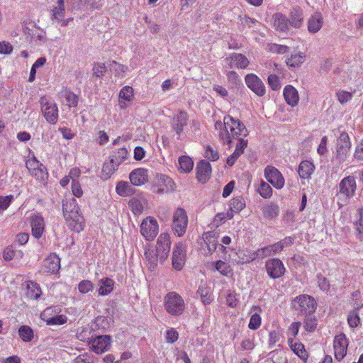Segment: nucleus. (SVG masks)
I'll return each instance as SVG.
<instances>
[{
	"mask_svg": "<svg viewBox=\"0 0 363 363\" xmlns=\"http://www.w3.org/2000/svg\"><path fill=\"white\" fill-rule=\"evenodd\" d=\"M215 129L219 131V140L230 147L232 138H238L235 153L241 155L245 147L247 146V140L241 138L248 135V130L245 125L239 120L233 118L228 115L224 116L223 121H217L214 124Z\"/></svg>",
	"mask_w": 363,
	"mask_h": 363,
	"instance_id": "obj_1",
	"label": "nucleus"
},
{
	"mask_svg": "<svg viewBox=\"0 0 363 363\" xmlns=\"http://www.w3.org/2000/svg\"><path fill=\"white\" fill-rule=\"evenodd\" d=\"M164 306L168 313L174 316H179L183 313L185 309V303L179 294L172 291L165 295Z\"/></svg>",
	"mask_w": 363,
	"mask_h": 363,
	"instance_id": "obj_2",
	"label": "nucleus"
},
{
	"mask_svg": "<svg viewBox=\"0 0 363 363\" xmlns=\"http://www.w3.org/2000/svg\"><path fill=\"white\" fill-rule=\"evenodd\" d=\"M292 304L296 311L305 315L313 313L317 306L315 300L306 294L296 296L293 300Z\"/></svg>",
	"mask_w": 363,
	"mask_h": 363,
	"instance_id": "obj_3",
	"label": "nucleus"
},
{
	"mask_svg": "<svg viewBox=\"0 0 363 363\" xmlns=\"http://www.w3.org/2000/svg\"><path fill=\"white\" fill-rule=\"evenodd\" d=\"M41 111L46 121L55 124L58 119V108L57 104L48 100L45 96L41 97L40 100Z\"/></svg>",
	"mask_w": 363,
	"mask_h": 363,
	"instance_id": "obj_4",
	"label": "nucleus"
},
{
	"mask_svg": "<svg viewBox=\"0 0 363 363\" xmlns=\"http://www.w3.org/2000/svg\"><path fill=\"white\" fill-rule=\"evenodd\" d=\"M350 148L351 143L348 134L345 132L341 133L337 140L335 152V158L340 163L345 160Z\"/></svg>",
	"mask_w": 363,
	"mask_h": 363,
	"instance_id": "obj_5",
	"label": "nucleus"
},
{
	"mask_svg": "<svg viewBox=\"0 0 363 363\" xmlns=\"http://www.w3.org/2000/svg\"><path fill=\"white\" fill-rule=\"evenodd\" d=\"M159 226L155 218L148 216L140 225V233L147 240H152L158 233Z\"/></svg>",
	"mask_w": 363,
	"mask_h": 363,
	"instance_id": "obj_6",
	"label": "nucleus"
},
{
	"mask_svg": "<svg viewBox=\"0 0 363 363\" xmlns=\"http://www.w3.org/2000/svg\"><path fill=\"white\" fill-rule=\"evenodd\" d=\"M171 247L170 236L168 233H161L157 240L156 252L161 263L168 257Z\"/></svg>",
	"mask_w": 363,
	"mask_h": 363,
	"instance_id": "obj_7",
	"label": "nucleus"
},
{
	"mask_svg": "<svg viewBox=\"0 0 363 363\" xmlns=\"http://www.w3.org/2000/svg\"><path fill=\"white\" fill-rule=\"evenodd\" d=\"M188 218L186 211L183 208H178L173 218L172 228L178 236L183 235L186 230Z\"/></svg>",
	"mask_w": 363,
	"mask_h": 363,
	"instance_id": "obj_8",
	"label": "nucleus"
},
{
	"mask_svg": "<svg viewBox=\"0 0 363 363\" xmlns=\"http://www.w3.org/2000/svg\"><path fill=\"white\" fill-rule=\"evenodd\" d=\"M247 86L258 96H263L266 94V87L262 79L256 74L250 73L245 77Z\"/></svg>",
	"mask_w": 363,
	"mask_h": 363,
	"instance_id": "obj_9",
	"label": "nucleus"
},
{
	"mask_svg": "<svg viewBox=\"0 0 363 363\" xmlns=\"http://www.w3.org/2000/svg\"><path fill=\"white\" fill-rule=\"evenodd\" d=\"M265 267L268 275L274 279L282 277L286 270L283 262L277 258L267 260L265 264Z\"/></svg>",
	"mask_w": 363,
	"mask_h": 363,
	"instance_id": "obj_10",
	"label": "nucleus"
},
{
	"mask_svg": "<svg viewBox=\"0 0 363 363\" xmlns=\"http://www.w3.org/2000/svg\"><path fill=\"white\" fill-rule=\"evenodd\" d=\"M266 179L276 189H280L284 186V178L274 167L267 166L264 169Z\"/></svg>",
	"mask_w": 363,
	"mask_h": 363,
	"instance_id": "obj_11",
	"label": "nucleus"
},
{
	"mask_svg": "<svg viewBox=\"0 0 363 363\" xmlns=\"http://www.w3.org/2000/svg\"><path fill=\"white\" fill-rule=\"evenodd\" d=\"M111 338L109 335H99L91 339L89 345L92 350L97 354H102L111 347Z\"/></svg>",
	"mask_w": 363,
	"mask_h": 363,
	"instance_id": "obj_12",
	"label": "nucleus"
},
{
	"mask_svg": "<svg viewBox=\"0 0 363 363\" xmlns=\"http://www.w3.org/2000/svg\"><path fill=\"white\" fill-rule=\"evenodd\" d=\"M348 341L346 335L343 333L335 337L333 342L335 357L337 360L342 359L347 354Z\"/></svg>",
	"mask_w": 363,
	"mask_h": 363,
	"instance_id": "obj_13",
	"label": "nucleus"
},
{
	"mask_svg": "<svg viewBox=\"0 0 363 363\" xmlns=\"http://www.w3.org/2000/svg\"><path fill=\"white\" fill-rule=\"evenodd\" d=\"M186 247L182 242L176 244L172 252V266L177 270H181L184 264Z\"/></svg>",
	"mask_w": 363,
	"mask_h": 363,
	"instance_id": "obj_14",
	"label": "nucleus"
},
{
	"mask_svg": "<svg viewBox=\"0 0 363 363\" xmlns=\"http://www.w3.org/2000/svg\"><path fill=\"white\" fill-rule=\"evenodd\" d=\"M173 180L162 174H157L155 179V190L154 191L157 194L167 192L173 189Z\"/></svg>",
	"mask_w": 363,
	"mask_h": 363,
	"instance_id": "obj_15",
	"label": "nucleus"
},
{
	"mask_svg": "<svg viewBox=\"0 0 363 363\" xmlns=\"http://www.w3.org/2000/svg\"><path fill=\"white\" fill-rule=\"evenodd\" d=\"M339 194L350 199L354 196L356 189V181L354 177L349 176L344 178L339 184Z\"/></svg>",
	"mask_w": 363,
	"mask_h": 363,
	"instance_id": "obj_16",
	"label": "nucleus"
},
{
	"mask_svg": "<svg viewBox=\"0 0 363 363\" xmlns=\"http://www.w3.org/2000/svg\"><path fill=\"white\" fill-rule=\"evenodd\" d=\"M225 61L230 68L245 69L250 64L246 56L241 53H232L225 58Z\"/></svg>",
	"mask_w": 363,
	"mask_h": 363,
	"instance_id": "obj_17",
	"label": "nucleus"
},
{
	"mask_svg": "<svg viewBox=\"0 0 363 363\" xmlns=\"http://www.w3.org/2000/svg\"><path fill=\"white\" fill-rule=\"evenodd\" d=\"M189 116L186 111H180L177 115H174L172 120V128L179 136L182 133L184 128L187 125Z\"/></svg>",
	"mask_w": 363,
	"mask_h": 363,
	"instance_id": "obj_18",
	"label": "nucleus"
},
{
	"mask_svg": "<svg viewBox=\"0 0 363 363\" xmlns=\"http://www.w3.org/2000/svg\"><path fill=\"white\" fill-rule=\"evenodd\" d=\"M273 27L278 31L281 33H287L290 30V23L288 18L282 13L277 12L272 16Z\"/></svg>",
	"mask_w": 363,
	"mask_h": 363,
	"instance_id": "obj_19",
	"label": "nucleus"
},
{
	"mask_svg": "<svg viewBox=\"0 0 363 363\" xmlns=\"http://www.w3.org/2000/svg\"><path fill=\"white\" fill-rule=\"evenodd\" d=\"M30 223L33 236L39 239L44 231L45 223L43 218L38 214H33L30 216Z\"/></svg>",
	"mask_w": 363,
	"mask_h": 363,
	"instance_id": "obj_20",
	"label": "nucleus"
},
{
	"mask_svg": "<svg viewBox=\"0 0 363 363\" xmlns=\"http://www.w3.org/2000/svg\"><path fill=\"white\" fill-rule=\"evenodd\" d=\"M68 227L77 233H79L84 229V218L77 212L72 215L67 214L65 218Z\"/></svg>",
	"mask_w": 363,
	"mask_h": 363,
	"instance_id": "obj_21",
	"label": "nucleus"
},
{
	"mask_svg": "<svg viewBox=\"0 0 363 363\" xmlns=\"http://www.w3.org/2000/svg\"><path fill=\"white\" fill-rule=\"evenodd\" d=\"M130 182L134 186H141L148 182L147 170L143 168L135 169L129 175Z\"/></svg>",
	"mask_w": 363,
	"mask_h": 363,
	"instance_id": "obj_22",
	"label": "nucleus"
},
{
	"mask_svg": "<svg viewBox=\"0 0 363 363\" xmlns=\"http://www.w3.org/2000/svg\"><path fill=\"white\" fill-rule=\"evenodd\" d=\"M211 173V167L208 162L201 160L196 166V177L200 182H206Z\"/></svg>",
	"mask_w": 363,
	"mask_h": 363,
	"instance_id": "obj_23",
	"label": "nucleus"
},
{
	"mask_svg": "<svg viewBox=\"0 0 363 363\" xmlns=\"http://www.w3.org/2000/svg\"><path fill=\"white\" fill-rule=\"evenodd\" d=\"M290 28H299L303 25V11L300 7L293 8L289 13L288 18Z\"/></svg>",
	"mask_w": 363,
	"mask_h": 363,
	"instance_id": "obj_24",
	"label": "nucleus"
},
{
	"mask_svg": "<svg viewBox=\"0 0 363 363\" xmlns=\"http://www.w3.org/2000/svg\"><path fill=\"white\" fill-rule=\"evenodd\" d=\"M284 97L289 106H296L299 101V95L298 91L291 85H286L283 91Z\"/></svg>",
	"mask_w": 363,
	"mask_h": 363,
	"instance_id": "obj_25",
	"label": "nucleus"
},
{
	"mask_svg": "<svg viewBox=\"0 0 363 363\" xmlns=\"http://www.w3.org/2000/svg\"><path fill=\"white\" fill-rule=\"evenodd\" d=\"M60 259L55 255H50L43 262V270L45 272L54 274L60 267Z\"/></svg>",
	"mask_w": 363,
	"mask_h": 363,
	"instance_id": "obj_26",
	"label": "nucleus"
},
{
	"mask_svg": "<svg viewBox=\"0 0 363 363\" xmlns=\"http://www.w3.org/2000/svg\"><path fill=\"white\" fill-rule=\"evenodd\" d=\"M59 97L62 103L69 107H76L78 104V96L67 89H62Z\"/></svg>",
	"mask_w": 363,
	"mask_h": 363,
	"instance_id": "obj_27",
	"label": "nucleus"
},
{
	"mask_svg": "<svg viewBox=\"0 0 363 363\" xmlns=\"http://www.w3.org/2000/svg\"><path fill=\"white\" fill-rule=\"evenodd\" d=\"M50 310H45L41 314L40 318L46 322L48 325H60L65 324L67 321V317L65 315H56L52 318H49Z\"/></svg>",
	"mask_w": 363,
	"mask_h": 363,
	"instance_id": "obj_28",
	"label": "nucleus"
},
{
	"mask_svg": "<svg viewBox=\"0 0 363 363\" xmlns=\"http://www.w3.org/2000/svg\"><path fill=\"white\" fill-rule=\"evenodd\" d=\"M147 200L142 195H138L132 198L129 203V207L135 215L140 214L147 206Z\"/></svg>",
	"mask_w": 363,
	"mask_h": 363,
	"instance_id": "obj_29",
	"label": "nucleus"
},
{
	"mask_svg": "<svg viewBox=\"0 0 363 363\" xmlns=\"http://www.w3.org/2000/svg\"><path fill=\"white\" fill-rule=\"evenodd\" d=\"M98 286L97 292L99 296H107L113 290L114 281L111 278H103L99 281Z\"/></svg>",
	"mask_w": 363,
	"mask_h": 363,
	"instance_id": "obj_30",
	"label": "nucleus"
},
{
	"mask_svg": "<svg viewBox=\"0 0 363 363\" xmlns=\"http://www.w3.org/2000/svg\"><path fill=\"white\" fill-rule=\"evenodd\" d=\"M133 98V89L131 86H124L119 93V106L121 109L128 107V102Z\"/></svg>",
	"mask_w": 363,
	"mask_h": 363,
	"instance_id": "obj_31",
	"label": "nucleus"
},
{
	"mask_svg": "<svg viewBox=\"0 0 363 363\" xmlns=\"http://www.w3.org/2000/svg\"><path fill=\"white\" fill-rule=\"evenodd\" d=\"M79 208L75 199L67 198L62 201V211L64 218L67 216V214L72 215L77 212H79Z\"/></svg>",
	"mask_w": 363,
	"mask_h": 363,
	"instance_id": "obj_32",
	"label": "nucleus"
},
{
	"mask_svg": "<svg viewBox=\"0 0 363 363\" xmlns=\"http://www.w3.org/2000/svg\"><path fill=\"white\" fill-rule=\"evenodd\" d=\"M323 19L320 13H314L308 21V30L311 33H315L320 30Z\"/></svg>",
	"mask_w": 363,
	"mask_h": 363,
	"instance_id": "obj_33",
	"label": "nucleus"
},
{
	"mask_svg": "<svg viewBox=\"0 0 363 363\" xmlns=\"http://www.w3.org/2000/svg\"><path fill=\"white\" fill-rule=\"evenodd\" d=\"M213 232H207L203 234V239L208 247V253L212 254L218 247L219 250H224L225 247L223 245H218L215 240Z\"/></svg>",
	"mask_w": 363,
	"mask_h": 363,
	"instance_id": "obj_34",
	"label": "nucleus"
},
{
	"mask_svg": "<svg viewBox=\"0 0 363 363\" xmlns=\"http://www.w3.org/2000/svg\"><path fill=\"white\" fill-rule=\"evenodd\" d=\"M314 164L308 160L302 161L298 166V174L302 179H308L314 172Z\"/></svg>",
	"mask_w": 363,
	"mask_h": 363,
	"instance_id": "obj_35",
	"label": "nucleus"
},
{
	"mask_svg": "<svg viewBox=\"0 0 363 363\" xmlns=\"http://www.w3.org/2000/svg\"><path fill=\"white\" fill-rule=\"evenodd\" d=\"M272 251L269 248V246H267L260 249H258L256 251H253L252 252L251 257H249L248 259H245L242 261V262H251L256 259H264L267 257L272 256Z\"/></svg>",
	"mask_w": 363,
	"mask_h": 363,
	"instance_id": "obj_36",
	"label": "nucleus"
},
{
	"mask_svg": "<svg viewBox=\"0 0 363 363\" xmlns=\"http://www.w3.org/2000/svg\"><path fill=\"white\" fill-rule=\"evenodd\" d=\"M65 14V1L57 0V5L51 10V18L52 21L62 20Z\"/></svg>",
	"mask_w": 363,
	"mask_h": 363,
	"instance_id": "obj_37",
	"label": "nucleus"
},
{
	"mask_svg": "<svg viewBox=\"0 0 363 363\" xmlns=\"http://www.w3.org/2000/svg\"><path fill=\"white\" fill-rule=\"evenodd\" d=\"M116 191L121 196H130L134 194L133 186L128 182L124 181H121L117 184Z\"/></svg>",
	"mask_w": 363,
	"mask_h": 363,
	"instance_id": "obj_38",
	"label": "nucleus"
},
{
	"mask_svg": "<svg viewBox=\"0 0 363 363\" xmlns=\"http://www.w3.org/2000/svg\"><path fill=\"white\" fill-rule=\"evenodd\" d=\"M42 294L41 289L36 282L29 281L27 282L26 295L30 299H38Z\"/></svg>",
	"mask_w": 363,
	"mask_h": 363,
	"instance_id": "obj_39",
	"label": "nucleus"
},
{
	"mask_svg": "<svg viewBox=\"0 0 363 363\" xmlns=\"http://www.w3.org/2000/svg\"><path fill=\"white\" fill-rule=\"evenodd\" d=\"M197 294L204 304H210L213 299L211 289L205 284L199 287Z\"/></svg>",
	"mask_w": 363,
	"mask_h": 363,
	"instance_id": "obj_40",
	"label": "nucleus"
},
{
	"mask_svg": "<svg viewBox=\"0 0 363 363\" xmlns=\"http://www.w3.org/2000/svg\"><path fill=\"white\" fill-rule=\"evenodd\" d=\"M145 256L147 262V266L151 271H153L157 265L159 256L157 253L155 252L154 250L148 249L145 252Z\"/></svg>",
	"mask_w": 363,
	"mask_h": 363,
	"instance_id": "obj_41",
	"label": "nucleus"
},
{
	"mask_svg": "<svg viewBox=\"0 0 363 363\" xmlns=\"http://www.w3.org/2000/svg\"><path fill=\"white\" fill-rule=\"evenodd\" d=\"M119 164L116 163L113 159L111 158L108 162H105L103 166L102 172L105 175L104 179H108L117 169Z\"/></svg>",
	"mask_w": 363,
	"mask_h": 363,
	"instance_id": "obj_42",
	"label": "nucleus"
},
{
	"mask_svg": "<svg viewBox=\"0 0 363 363\" xmlns=\"http://www.w3.org/2000/svg\"><path fill=\"white\" fill-rule=\"evenodd\" d=\"M229 207L235 213H238L245 207V199L241 196L233 198L230 201Z\"/></svg>",
	"mask_w": 363,
	"mask_h": 363,
	"instance_id": "obj_43",
	"label": "nucleus"
},
{
	"mask_svg": "<svg viewBox=\"0 0 363 363\" xmlns=\"http://www.w3.org/2000/svg\"><path fill=\"white\" fill-rule=\"evenodd\" d=\"M179 164L180 169L185 173L190 172L194 167V162L188 156H181L179 158Z\"/></svg>",
	"mask_w": 363,
	"mask_h": 363,
	"instance_id": "obj_44",
	"label": "nucleus"
},
{
	"mask_svg": "<svg viewBox=\"0 0 363 363\" xmlns=\"http://www.w3.org/2000/svg\"><path fill=\"white\" fill-rule=\"evenodd\" d=\"M262 212L265 218L272 219L279 215V210L277 205L271 203L264 206L262 208Z\"/></svg>",
	"mask_w": 363,
	"mask_h": 363,
	"instance_id": "obj_45",
	"label": "nucleus"
},
{
	"mask_svg": "<svg viewBox=\"0 0 363 363\" xmlns=\"http://www.w3.org/2000/svg\"><path fill=\"white\" fill-rule=\"evenodd\" d=\"M305 54L299 52L295 55H291L290 57L286 60V63L290 67H297L302 64L305 60Z\"/></svg>",
	"mask_w": 363,
	"mask_h": 363,
	"instance_id": "obj_46",
	"label": "nucleus"
},
{
	"mask_svg": "<svg viewBox=\"0 0 363 363\" xmlns=\"http://www.w3.org/2000/svg\"><path fill=\"white\" fill-rule=\"evenodd\" d=\"M18 334L24 342L31 341L34 336L33 330L28 325L21 326L18 329Z\"/></svg>",
	"mask_w": 363,
	"mask_h": 363,
	"instance_id": "obj_47",
	"label": "nucleus"
},
{
	"mask_svg": "<svg viewBox=\"0 0 363 363\" xmlns=\"http://www.w3.org/2000/svg\"><path fill=\"white\" fill-rule=\"evenodd\" d=\"M288 344L294 352L299 357H302L306 352L303 345L292 337L288 338Z\"/></svg>",
	"mask_w": 363,
	"mask_h": 363,
	"instance_id": "obj_48",
	"label": "nucleus"
},
{
	"mask_svg": "<svg viewBox=\"0 0 363 363\" xmlns=\"http://www.w3.org/2000/svg\"><path fill=\"white\" fill-rule=\"evenodd\" d=\"M362 306L363 304L359 306L356 309L353 310L349 313L347 317V322L350 327L355 328L360 324V318L357 310Z\"/></svg>",
	"mask_w": 363,
	"mask_h": 363,
	"instance_id": "obj_49",
	"label": "nucleus"
},
{
	"mask_svg": "<svg viewBox=\"0 0 363 363\" xmlns=\"http://www.w3.org/2000/svg\"><path fill=\"white\" fill-rule=\"evenodd\" d=\"M108 67H109L111 72H113L115 73V74L118 77L123 76V74L125 72V71L128 69L127 67H125L121 64H119V63L116 62V61H112L108 65Z\"/></svg>",
	"mask_w": 363,
	"mask_h": 363,
	"instance_id": "obj_50",
	"label": "nucleus"
},
{
	"mask_svg": "<svg viewBox=\"0 0 363 363\" xmlns=\"http://www.w3.org/2000/svg\"><path fill=\"white\" fill-rule=\"evenodd\" d=\"M258 191L259 194L264 199L270 198L272 195V189L269 184L264 181H262Z\"/></svg>",
	"mask_w": 363,
	"mask_h": 363,
	"instance_id": "obj_51",
	"label": "nucleus"
},
{
	"mask_svg": "<svg viewBox=\"0 0 363 363\" xmlns=\"http://www.w3.org/2000/svg\"><path fill=\"white\" fill-rule=\"evenodd\" d=\"M226 76L228 82L230 84L232 87H236L242 84L240 77L236 72L229 71L227 72Z\"/></svg>",
	"mask_w": 363,
	"mask_h": 363,
	"instance_id": "obj_52",
	"label": "nucleus"
},
{
	"mask_svg": "<svg viewBox=\"0 0 363 363\" xmlns=\"http://www.w3.org/2000/svg\"><path fill=\"white\" fill-rule=\"evenodd\" d=\"M128 154V150L125 148H121L114 152L111 158L113 159L116 163L120 164L127 158Z\"/></svg>",
	"mask_w": 363,
	"mask_h": 363,
	"instance_id": "obj_53",
	"label": "nucleus"
},
{
	"mask_svg": "<svg viewBox=\"0 0 363 363\" xmlns=\"http://www.w3.org/2000/svg\"><path fill=\"white\" fill-rule=\"evenodd\" d=\"M94 288V284L89 280H82L78 284L79 291L83 294L92 291Z\"/></svg>",
	"mask_w": 363,
	"mask_h": 363,
	"instance_id": "obj_54",
	"label": "nucleus"
},
{
	"mask_svg": "<svg viewBox=\"0 0 363 363\" xmlns=\"http://www.w3.org/2000/svg\"><path fill=\"white\" fill-rule=\"evenodd\" d=\"M31 174L40 181H44L48 177L47 169L43 164L33 171Z\"/></svg>",
	"mask_w": 363,
	"mask_h": 363,
	"instance_id": "obj_55",
	"label": "nucleus"
},
{
	"mask_svg": "<svg viewBox=\"0 0 363 363\" xmlns=\"http://www.w3.org/2000/svg\"><path fill=\"white\" fill-rule=\"evenodd\" d=\"M215 267L216 270L220 272V274L224 276H228V274L230 272V266L223 261H217L215 264Z\"/></svg>",
	"mask_w": 363,
	"mask_h": 363,
	"instance_id": "obj_56",
	"label": "nucleus"
},
{
	"mask_svg": "<svg viewBox=\"0 0 363 363\" xmlns=\"http://www.w3.org/2000/svg\"><path fill=\"white\" fill-rule=\"evenodd\" d=\"M318 285L319 288L324 291H327L330 289V282L328 279L322 275L321 274H318L317 275Z\"/></svg>",
	"mask_w": 363,
	"mask_h": 363,
	"instance_id": "obj_57",
	"label": "nucleus"
},
{
	"mask_svg": "<svg viewBox=\"0 0 363 363\" xmlns=\"http://www.w3.org/2000/svg\"><path fill=\"white\" fill-rule=\"evenodd\" d=\"M107 69L104 63H96L93 67V74L96 77H102Z\"/></svg>",
	"mask_w": 363,
	"mask_h": 363,
	"instance_id": "obj_58",
	"label": "nucleus"
},
{
	"mask_svg": "<svg viewBox=\"0 0 363 363\" xmlns=\"http://www.w3.org/2000/svg\"><path fill=\"white\" fill-rule=\"evenodd\" d=\"M268 84L272 90H278L281 87V84L279 80V77L274 74H270L267 79Z\"/></svg>",
	"mask_w": 363,
	"mask_h": 363,
	"instance_id": "obj_59",
	"label": "nucleus"
},
{
	"mask_svg": "<svg viewBox=\"0 0 363 363\" xmlns=\"http://www.w3.org/2000/svg\"><path fill=\"white\" fill-rule=\"evenodd\" d=\"M261 325V317L259 314H253L250 320L248 327L251 330H257Z\"/></svg>",
	"mask_w": 363,
	"mask_h": 363,
	"instance_id": "obj_60",
	"label": "nucleus"
},
{
	"mask_svg": "<svg viewBox=\"0 0 363 363\" xmlns=\"http://www.w3.org/2000/svg\"><path fill=\"white\" fill-rule=\"evenodd\" d=\"M238 303V295L235 291H230L226 296V304L231 307L234 308L237 306Z\"/></svg>",
	"mask_w": 363,
	"mask_h": 363,
	"instance_id": "obj_61",
	"label": "nucleus"
},
{
	"mask_svg": "<svg viewBox=\"0 0 363 363\" xmlns=\"http://www.w3.org/2000/svg\"><path fill=\"white\" fill-rule=\"evenodd\" d=\"M317 320L315 318L307 316L304 321V328L307 331H313L316 328Z\"/></svg>",
	"mask_w": 363,
	"mask_h": 363,
	"instance_id": "obj_62",
	"label": "nucleus"
},
{
	"mask_svg": "<svg viewBox=\"0 0 363 363\" xmlns=\"http://www.w3.org/2000/svg\"><path fill=\"white\" fill-rule=\"evenodd\" d=\"M73 363H94L93 357L91 354L84 353L78 355L74 359Z\"/></svg>",
	"mask_w": 363,
	"mask_h": 363,
	"instance_id": "obj_63",
	"label": "nucleus"
},
{
	"mask_svg": "<svg viewBox=\"0 0 363 363\" xmlns=\"http://www.w3.org/2000/svg\"><path fill=\"white\" fill-rule=\"evenodd\" d=\"M354 157L357 160L363 161V140L357 145Z\"/></svg>",
	"mask_w": 363,
	"mask_h": 363,
	"instance_id": "obj_64",
	"label": "nucleus"
}]
</instances>
